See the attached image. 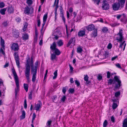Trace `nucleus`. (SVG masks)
Here are the masks:
<instances>
[{"label": "nucleus", "instance_id": "obj_1", "mask_svg": "<svg viewBox=\"0 0 127 127\" xmlns=\"http://www.w3.org/2000/svg\"><path fill=\"white\" fill-rule=\"evenodd\" d=\"M116 82H117L118 84H116L115 88L116 89H119L122 85L121 84V81L119 80L118 76H115L114 77V80L112 79H110L108 80V84H111L113 82V83L114 84Z\"/></svg>", "mask_w": 127, "mask_h": 127}, {"label": "nucleus", "instance_id": "obj_2", "mask_svg": "<svg viewBox=\"0 0 127 127\" xmlns=\"http://www.w3.org/2000/svg\"><path fill=\"white\" fill-rule=\"evenodd\" d=\"M12 73L13 74L16 88L15 89V96L16 98L17 96V93L19 91V80L18 76L14 69H12Z\"/></svg>", "mask_w": 127, "mask_h": 127}, {"label": "nucleus", "instance_id": "obj_3", "mask_svg": "<svg viewBox=\"0 0 127 127\" xmlns=\"http://www.w3.org/2000/svg\"><path fill=\"white\" fill-rule=\"evenodd\" d=\"M102 8L103 10H106L109 8V5L107 1L104 0L102 4Z\"/></svg>", "mask_w": 127, "mask_h": 127}, {"label": "nucleus", "instance_id": "obj_4", "mask_svg": "<svg viewBox=\"0 0 127 127\" xmlns=\"http://www.w3.org/2000/svg\"><path fill=\"white\" fill-rule=\"evenodd\" d=\"M123 30H120L119 32L117 34V35H119L120 37L119 38H117V40H118V42H122L123 39Z\"/></svg>", "mask_w": 127, "mask_h": 127}, {"label": "nucleus", "instance_id": "obj_5", "mask_svg": "<svg viewBox=\"0 0 127 127\" xmlns=\"http://www.w3.org/2000/svg\"><path fill=\"white\" fill-rule=\"evenodd\" d=\"M11 49L14 51H17L19 49V46L17 43H13L11 46Z\"/></svg>", "mask_w": 127, "mask_h": 127}, {"label": "nucleus", "instance_id": "obj_6", "mask_svg": "<svg viewBox=\"0 0 127 127\" xmlns=\"http://www.w3.org/2000/svg\"><path fill=\"white\" fill-rule=\"evenodd\" d=\"M112 6L113 10H117L119 9L120 7V5L119 3H115L113 4Z\"/></svg>", "mask_w": 127, "mask_h": 127}, {"label": "nucleus", "instance_id": "obj_7", "mask_svg": "<svg viewBox=\"0 0 127 127\" xmlns=\"http://www.w3.org/2000/svg\"><path fill=\"white\" fill-rule=\"evenodd\" d=\"M37 72V71H36V70H35V71L31 70V73L32 74V80L33 82H34L36 80Z\"/></svg>", "mask_w": 127, "mask_h": 127}, {"label": "nucleus", "instance_id": "obj_8", "mask_svg": "<svg viewBox=\"0 0 127 127\" xmlns=\"http://www.w3.org/2000/svg\"><path fill=\"white\" fill-rule=\"evenodd\" d=\"M30 59L29 58L27 61V64L25 65V71H30V66L29 64L30 63Z\"/></svg>", "mask_w": 127, "mask_h": 127}, {"label": "nucleus", "instance_id": "obj_9", "mask_svg": "<svg viewBox=\"0 0 127 127\" xmlns=\"http://www.w3.org/2000/svg\"><path fill=\"white\" fill-rule=\"evenodd\" d=\"M86 29L88 31H91L95 29V26L93 24L89 25L88 26L86 27Z\"/></svg>", "mask_w": 127, "mask_h": 127}, {"label": "nucleus", "instance_id": "obj_10", "mask_svg": "<svg viewBox=\"0 0 127 127\" xmlns=\"http://www.w3.org/2000/svg\"><path fill=\"white\" fill-rule=\"evenodd\" d=\"M30 71H25V75L26 77L27 81L28 82H30Z\"/></svg>", "mask_w": 127, "mask_h": 127}, {"label": "nucleus", "instance_id": "obj_11", "mask_svg": "<svg viewBox=\"0 0 127 127\" xmlns=\"http://www.w3.org/2000/svg\"><path fill=\"white\" fill-rule=\"evenodd\" d=\"M38 102L39 103L35 105V110L37 111L39 110V109L41 107L42 105V103L41 101L40 100H39Z\"/></svg>", "mask_w": 127, "mask_h": 127}, {"label": "nucleus", "instance_id": "obj_12", "mask_svg": "<svg viewBox=\"0 0 127 127\" xmlns=\"http://www.w3.org/2000/svg\"><path fill=\"white\" fill-rule=\"evenodd\" d=\"M38 62L39 61H36V62L35 63L34 67L33 66V67H32V68H31V70L35 71V70H36V71H37V69L38 67Z\"/></svg>", "mask_w": 127, "mask_h": 127}, {"label": "nucleus", "instance_id": "obj_13", "mask_svg": "<svg viewBox=\"0 0 127 127\" xmlns=\"http://www.w3.org/2000/svg\"><path fill=\"white\" fill-rule=\"evenodd\" d=\"M59 2V0H55L54 4L53 5V7H54L55 5L56 7L55 8V11L57 12V9L58 8V3Z\"/></svg>", "mask_w": 127, "mask_h": 127}, {"label": "nucleus", "instance_id": "obj_14", "mask_svg": "<svg viewBox=\"0 0 127 127\" xmlns=\"http://www.w3.org/2000/svg\"><path fill=\"white\" fill-rule=\"evenodd\" d=\"M7 11L10 14L14 12V9L11 6H9L7 7Z\"/></svg>", "mask_w": 127, "mask_h": 127}, {"label": "nucleus", "instance_id": "obj_15", "mask_svg": "<svg viewBox=\"0 0 127 127\" xmlns=\"http://www.w3.org/2000/svg\"><path fill=\"white\" fill-rule=\"evenodd\" d=\"M84 80L86 81V84L87 85L88 84L91 83L90 81L88 80L89 77L87 75H84Z\"/></svg>", "mask_w": 127, "mask_h": 127}, {"label": "nucleus", "instance_id": "obj_16", "mask_svg": "<svg viewBox=\"0 0 127 127\" xmlns=\"http://www.w3.org/2000/svg\"><path fill=\"white\" fill-rule=\"evenodd\" d=\"M56 45L55 42H54L51 45L50 48L51 50L53 51L56 48Z\"/></svg>", "mask_w": 127, "mask_h": 127}, {"label": "nucleus", "instance_id": "obj_17", "mask_svg": "<svg viewBox=\"0 0 127 127\" xmlns=\"http://www.w3.org/2000/svg\"><path fill=\"white\" fill-rule=\"evenodd\" d=\"M53 51H54V53L55 54L57 55H59L61 53V52L57 48H56Z\"/></svg>", "mask_w": 127, "mask_h": 127}, {"label": "nucleus", "instance_id": "obj_18", "mask_svg": "<svg viewBox=\"0 0 127 127\" xmlns=\"http://www.w3.org/2000/svg\"><path fill=\"white\" fill-rule=\"evenodd\" d=\"M1 38V41H0V43L2 47L4 49L5 48V46L4 45V40L2 39L1 37H0Z\"/></svg>", "mask_w": 127, "mask_h": 127}, {"label": "nucleus", "instance_id": "obj_19", "mask_svg": "<svg viewBox=\"0 0 127 127\" xmlns=\"http://www.w3.org/2000/svg\"><path fill=\"white\" fill-rule=\"evenodd\" d=\"M85 31L84 30L81 31L79 32L78 35L80 36H82L85 34Z\"/></svg>", "mask_w": 127, "mask_h": 127}, {"label": "nucleus", "instance_id": "obj_20", "mask_svg": "<svg viewBox=\"0 0 127 127\" xmlns=\"http://www.w3.org/2000/svg\"><path fill=\"white\" fill-rule=\"evenodd\" d=\"M56 55L54 54H51V59L53 61L54 60H57V58Z\"/></svg>", "mask_w": 127, "mask_h": 127}, {"label": "nucleus", "instance_id": "obj_21", "mask_svg": "<svg viewBox=\"0 0 127 127\" xmlns=\"http://www.w3.org/2000/svg\"><path fill=\"white\" fill-rule=\"evenodd\" d=\"M30 9L29 7L28 6H27L25 8L24 10V13L25 14H29Z\"/></svg>", "mask_w": 127, "mask_h": 127}, {"label": "nucleus", "instance_id": "obj_22", "mask_svg": "<svg viewBox=\"0 0 127 127\" xmlns=\"http://www.w3.org/2000/svg\"><path fill=\"white\" fill-rule=\"evenodd\" d=\"M126 0H120L119 3L120 5H121V7H123L124 5V4Z\"/></svg>", "mask_w": 127, "mask_h": 127}, {"label": "nucleus", "instance_id": "obj_23", "mask_svg": "<svg viewBox=\"0 0 127 127\" xmlns=\"http://www.w3.org/2000/svg\"><path fill=\"white\" fill-rule=\"evenodd\" d=\"M22 114L20 116V119L22 120L25 118V112L24 111H22Z\"/></svg>", "mask_w": 127, "mask_h": 127}, {"label": "nucleus", "instance_id": "obj_24", "mask_svg": "<svg viewBox=\"0 0 127 127\" xmlns=\"http://www.w3.org/2000/svg\"><path fill=\"white\" fill-rule=\"evenodd\" d=\"M22 38H23V40H28L29 38L28 35L27 34H24L22 36Z\"/></svg>", "mask_w": 127, "mask_h": 127}, {"label": "nucleus", "instance_id": "obj_25", "mask_svg": "<svg viewBox=\"0 0 127 127\" xmlns=\"http://www.w3.org/2000/svg\"><path fill=\"white\" fill-rule=\"evenodd\" d=\"M97 30L96 29H95L94 31L92 34V36L95 37L97 36Z\"/></svg>", "mask_w": 127, "mask_h": 127}, {"label": "nucleus", "instance_id": "obj_26", "mask_svg": "<svg viewBox=\"0 0 127 127\" xmlns=\"http://www.w3.org/2000/svg\"><path fill=\"white\" fill-rule=\"evenodd\" d=\"M123 127H127V118L125 119L123 123Z\"/></svg>", "mask_w": 127, "mask_h": 127}, {"label": "nucleus", "instance_id": "obj_27", "mask_svg": "<svg viewBox=\"0 0 127 127\" xmlns=\"http://www.w3.org/2000/svg\"><path fill=\"white\" fill-rule=\"evenodd\" d=\"M57 44L59 46H61L63 45V40H59L57 42Z\"/></svg>", "mask_w": 127, "mask_h": 127}, {"label": "nucleus", "instance_id": "obj_28", "mask_svg": "<svg viewBox=\"0 0 127 127\" xmlns=\"http://www.w3.org/2000/svg\"><path fill=\"white\" fill-rule=\"evenodd\" d=\"M26 3L29 6H30L33 3L32 0H26Z\"/></svg>", "mask_w": 127, "mask_h": 127}, {"label": "nucleus", "instance_id": "obj_29", "mask_svg": "<svg viewBox=\"0 0 127 127\" xmlns=\"http://www.w3.org/2000/svg\"><path fill=\"white\" fill-rule=\"evenodd\" d=\"M108 31V29L106 27L103 28L102 29V31L104 33H106Z\"/></svg>", "mask_w": 127, "mask_h": 127}, {"label": "nucleus", "instance_id": "obj_30", "mask_svg": "<svg viewBox=\"0 0 127 127\" xmlns=\"http://www.w3.org/2000/svg\"><path fill=\"white\" fill-rule=\"evenodd\" d=\"M24 89L26 91V92L28 91V86L27 84L24 83Z\"/></svg>", "mask_w": 127, "mask_h": 127}, {"label": "nucleus", "instance_id": "obj_31", "mask_svg": "<svg viewBox=\"0 0 127 127\" xmlns=\"http://www.w3.org/2000/svg\"><path fill=\"white\" fill-rule=\"evenodd\" d=\"M6 8H4L1 9L0 11V12L2 15H4L5 14V11H6Z\"/></svg>", "mask_w": 127, "mask_h": 127}, {"label": "nucleus", "instance_id": "obj_32", "mask_svg": "<svg viewBox=\"0 0 127 127\" xmlns=\"http://www.w3.org/2000/svg\"><path fill=\"white\" fill-rule=\"evenodd\" d=\"M14 56L15 60H19V57L18 55L16 52L14 53Z\"/></svg>", "mask_w": 127, "mask_h": 127}, {"label": "nucleus", "instance_id": "obj_33", "mask_svg": "<svg viewBox=\"0 0 127 127\" xmlns=\"http://www.w3.org/2000/svg\"><path fill=\"white\" fill-rule=\"evenodd\" d=\"M83 51V49L80 47H78L77 49V52L78 53H81Z\"/></svg>", "mask_w": 127, "mask_h": 127}, {"label": "nucleus", "instance_id": "obj_34", "mask_svg": "<svg viewBox=\"0 0 127 127\" xmlns=\"http://www.w3.org/2000/svg\"><path fill=\"white\" fill-rule=\"evenodd\" d=\"M57 71L58 70H56V71L54 72V76L53 77V79H55L57 77Z\"/></svg>", "mask_w": 127, "mask_h": 127}, {"label": "nucleus", "instance_id": "obj_35", "mask_svg": "<svg viewBox=\"0 0 127 127\" xmlns=\"http://www.w3.org/2000/svg\"><path fill=\"white\" fill-rule=\"evenodd\" d=\"M118 106L117 104L115 103H113L112 105V108L113 109H115Z\"/></svg>", "mask_w": 127, "mask_h": 127}, {"label": "nucleus", "instance_id": "obj_36", "mask_svg": "<svg viewBox=\"0 0 127 127\" xmlns=\"http://www.w3.org/2000/svg\"><path fill=\"white\" fill-rule=\"evenodd\" d=\"M74 38H71V39L68 42V44H67V46L68 47L70 45V44L72 42L73 39Z\"/></svg>", "mask_w": 127, "mask_h": 127}, {"label": "nucleus", "instance_id": "obj_37", "mask_svg": "<svg viewBox=\"0 0 127 127\" xmlns=\"http://www.w3.org/2000/svg\"><path fill=\"white\" fill-rule=\"evenodd\" d=\"M47 13L45 14L43 16V21H46V19L47 18Z\"/></svg>", "mask_w": 127, "mask_h": 127}, {"label": "nucleus", "instance_id": "obj_38", "mask_svg": "<svg viewBox=\"0 0 127 127\" xmlns=\"http://www.w3.org/2000/svg\"><path fill=\"white\" fill-rule=\"evenodd\" d=\"M108 124V122L106 120H105L103 123V127H106Z\"/></svg>", "mask_w": 127, "mask_h": 127}, {"label": "nucleus", "instance_id": "obj_39", "mask_svg": "<svg viewBox=\"0 0 127 127\" xmlns=\"http://www.w3.org/2000/svg\"><path fill=\"white\" fill-rule=\"evenodd\" d=\"M29 97L30 99H32V92L31 91L30 92L29 94Z\"/></svg>", "mask_w": 127, "mask_h": 127}, {"label": "nucleus", "instance_id": "obj_40", "mask_svg": "<svg viewBox=\"0 0 127 127\" xmlns=\"http://www.w3.org/2000/svg\"><path fill=\"white\" fill-rule=\"evenodd\" d=\"M7 21H5L3 22L2 25L4 27H6L8 25V23Z\"/></svg>", "mask_w": 127, "mask_h": 127}, {"label": "nucleus", "instance_id": "obj_41", "mask_svg": "<svg viewBox=\"0 0 127 127\" xmlns=\"http://www.w3.org/2000/svg\"><path fill=\"white\" fill-rule=\"evenodd\" d=\"M95 3H96L97 5H99V3L100 2V0H92Z\"/></svg>", "mask_w": 127, "mask_h": 127}, {"label": "nucleus", "instance_id": "obj_42", "mask_svg": "<svg viewBox=\"0 0 127 127\" xmlns=\"http://www.w3.org/2000/svg\"><path fill=\"white\" fill-rule=\"evenodd\" d=\"M69 93H73L74 92V89L73 88H70L69 90Z\"/></svg>", "mask_w": 127, "mask_h": 127}, {"label": "nucleus", "instance_id": "obj_43", "mask_svg": "<svg viewBox=\"0 0 127 127\" xmlns=\"http://www.w3.org/2000/svg\"><path fill=\"white\" fill-rule=\"evenodd\" d=\"M120 92H117L115 93V95L116 97H118L120 95Z\"/></svg>", "mask_w": 127, "mask_h": 127}, {"label": "nucleus", "instance_id": "obj_44", "mask_svg": "<svg viewBox=\"0 0 127 127\" xmlns=\"http://www.w3.org/2000/svg\"><path fill=\"white\" fill-rule=\"evenodd\" d=\"M16 64L18 68H20V63L19 60H15Z\"/></svg>", "mask_w": 127, "mask_h": 127}, {"label": "nucleus", "instance_id": "obj_45", "mask_svg": "<svg viewBox=\"0 0 127 127\" xmlns=\"http://www.w3.org/2000/svg\"><path fill=\"white\" fill-rule=\"evenodd\" d=\"M111 75V73L109 71H108L107 72V77L108 78H109L110 77Z\"/></svg>", "mask_w": 127, "mask_h": 127}, {"label": "nucleus", "instance_id": "obj_46", "mask_svg": "<svg viewBox=\"0 0 127 127\" xmlns=\"http://www.w3.org/2000/svg\"><path fill=\"white\" fill-rule=\"evenodd\" d=\"M4 5L5 4L3 2H0V8H2L4 7Z\"/></svg>", "mask_w": 127, "mask_h": 127}, {"label": "nucleus", "instance_id": "obj_47", "mask_svg": "<svg viewBox=\"0 0 127 127\" xmlns=\"http://www.w3.org/2000/svg\"><path fill=\"white\" fill-rule=\"evenodd\" d=\"M63 8L62 7H61V8H60V13H61V15H64V13H63Z\"/></svg>", "mask_w": 127, "mask_h": 127}, {"label": "nucleus", "instance_id": "obj_48", "mask_svg": "<svg viewBox=\"0 0 127 127\" xmlns=\"http://www.w3.org/2000/svg\"><path fill=\"white\" fill-rule=\"evenodd\" d=\"M75 83L77 85V86H79L80 85V82L77 80L75 81Z\"/></svg>", "mask_w": 127, "mask_h": 127}, {"label": "nucleus", "instance_id": "obj_49", "mask_svg": "<svg viewBox=\"0 0 127 127\" xmlns=\"http://www.w3.org/2000/svg\"><path fill=\"white\" fill-rule=\"evenodd\" d=\"M66 98V97L65 96H63V97L61 99V100L63 102H64L65 101V99Z\"/></svg>", "mask_w": 127, "mask_h": 127}, {"label": "nucleus", "instance_id": "obj_50", "mask_svg": "<svg viewBox=\"0 0 127 127\" xmlns=\"http://www.w3.org/2000/svg\"><path fill=\"white\" fill-rule=\"evenodd\" d=\"M31 68L32 67H33V61L32 60V57L31 58Z\"/></svg>", "mask_w": 127, "mask_h": 127}, {"label": "nucleus", "instance_id": "obj_51", "mask_svg": "<svg viewBox=\"0 0 127 127\" xmlns=\"http://www.w3.org/2000/svg\"><path fill=\"white\" fill-rule=\"evenodd\" d=\"M116 66L118 68L121 69L122 68L120 64L119 63H118L115 64Z\"/></svg>", "mask_w": 127, "mask_h": 127}, {"label": "nucleus", "instance_id": "obj_52", "mask_svg": "<svg viewBox=\"0 0 127 127\" xmlns=\"http://www.w3.org/2000/svg\"><path fill=\"white\" fill-rule=\"evenodd\" d=\"M37 26L38 27H40V19H38L37 20Z\"/></svg>", "mask_w": 127, "mask_h": 127}, {"label": "nucleus", "instance_id": "obj_53", "mask_svg": "<svg viewBox=\"0 0 127 127\" xmlns=\"http://www.w3.org/2000/svg\"><path fill=\"white\" fill-rule=\"evenodd\" d=\"M112 46V45L110 43H109L107 46V48L108 49H110L111 48Z\"/></svg>", "mask_w": 127, "mask_h": 127}, {"label": "nucleus", "instance_id": "obj_54", "mask_svg": "<svg viewBox=\"0 0 127 127\" xmlns=\"http://www.w3.org/2000/svg\"><path fill=\"white\" fill-rule=\"evenodd\" d=\"M69 66L70 67V70H71V72H72L73 70V68L69 64Z\"/></svg>", "mask_w": 127, "mask_h": 127}, {"label": "nucleus", "instance_id": "obj_55", "mask_svg": "<svg viewBox=\"0 0 127 127\" xmlns=\"http://www.w3.org/2000/svg\"><path fill=\"white\" fill-rule=\"evenodd\" d=\"M43 23L42 24V29H41V32L43 30V27L45 24L46 22L45 21H43Z\"/></svg>", "mask_w": 127, "mask_h": 127}, {"label": "nucleus", "instance_id": "obj_56", "mask_svg": "<svg viewBox=\"0 0 127 127\" xmlns=\"http://www.w3.org/2000/svg\"><path fill=\"white\" fill-rule=\"evenodd\" d=\"M97 78L98 80H101L102 78V77L100 75H98L97 77Z\"/></svg>", "mask_w": 127, "mask_h": 127}, {"label": "nucleus", "instance_id": "obj_57", "mask_svg": "<svg viewBox=\"0 0 127 127\" xmlns=\"http://www.w3.org/2000/svg\"><path fill=\"white\" fill-rule=\"evenodd\" d=\"M63 92V93L65 94L66 91V89L65 87H64L63 88L62 90Z\"/></svg>", "mask_w": 127, "mask_h": 127}, {"label": "nucleus", "instance_id": "obj_58", "mask_svg": "<svg viewBox=\"0 0 127 127\" xmlns=\"http://www.w3.org/2000/svg\"><path fill=\"white\" fill-rule=\"evenodd\" d=\"M111 120L113 122H115L114 118L113 116H112L111 117Z\"/></svg>", "mask_w": 127, "mask_h": 127}, {"label": "nucleus", "instance_id": "obj_59", "mask_svg": "<svg viewBox=\"0 0 127 127\" xmlns=\"http://www.w3.org/2000/svg\"><path fill=\"white\" fill-rule=\"evenodd\" d=\"M21 20V19L19 18H17L16 19V21L18 22H20Z\"/></svg>", "mask_w": 127, "mask_h": 127}, {"label": "nucleus", "instance_id": "obj_60", "mask_svg": "<svg viewBox=\"0 0 127 127\" xmlns=\"http://www.w3.org/2000/svg\"><path fill=\"white\" fill-rule=\"evenodd\" d=\"M36 117V115L35 113H34L33 114L32 119L34 120Z\"/></svg>", "mask_w": 127, "mask_h": 127}, {"label": "nucleus", "instance_id": "obj_61", "mask_svg": "<svg viewBox=\"0 0 127 127\" xmlns=\"http://www.w3.org/2000/svg\"><path fill=\"white\" fill-rule=\"evenodd\" d=\"M52 122V121H48L47 122V124L48 125V126L50 125L51 123Z\"/></svg>", "mask_w": 127, "mask_h": 127}, {"label": "nucleus", "instance_id": "obj_62", "mask_svg": "<svg viewBox=\"0 0 127 127\" xmlns=\"http://www.w3.org/2000/svg\"><path fill=\"white\" fill-rule=\"evenodd\" d=\"M0 52H1L3 54H4L5 53L2 48H1L0 49Z\"/></svg>", "mask_w": 127, "mask_h": 127}, {"label": "nucleus", "instance_id": "obj_63", "mask_svg": "<svg viewBox=\"0 0 127 127\" xmlns=\"http://www.w3.org/2000/svg\"><path fill=\"white\" fill-rule=\"evenodd\" d=\"M117 57V56H116L114 57H112L111 59V60L112 61H113L115 60Z\"/></svg>", "mask_w": 127, "mask_h": 127}, {"label": "nucleus", "instance_id": "obj_64", "mask_svg": "<svg viewBox=\"0 0 127 127\" xmlns=\"http://www.w3.org/2000/svg\"><path fill=\"white\" fill-rule=\"evenodd\" d=\"M61 16L62 17V19L63 20L64 22V23H65V18L64 16V15H61Z\"/></svg>", "mask_w": 127, "mask_h": 127}]
</instances>
